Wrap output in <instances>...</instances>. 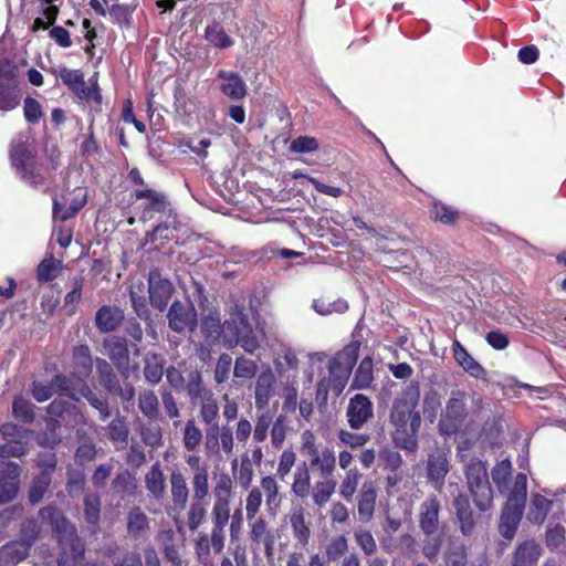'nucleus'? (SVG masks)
I'll return each instance as SVG.
<instances>
[{
    "mask_svg": "<svg viewBox=\"0 0 566 566\" xmlns=\"http://www.w3.org/2000/svg\"><path fill=\"white\" fill-rule=\"evenodd\" d=\"M52 483V478L48 476L46 474H35L32 478L28 497L31 504L35 505L39 504L48 493L50 486Z\"/></svg>",
    "mask_w": 566,
    "mask_h": 566,
    "instance_id": "nucleus-56",
    "label": "nucleus"
},
{
    "mask_svg": "<svg viewBox=\"0 0 566 566\" xmlns=\"http://www.w3.org/2000/svg\"><path fill=\"white\" fill-rule=\"evenodd\" d=\"M224 338L230 346L240 345L249 354H253L260 347L252 326L245 317L226 321Z\"/></svg>",
    "mask_w": 566,
    "mask_h": 566,
    "instance_id": "nucleus-11",
    "label": "nucleus"
},
{
    "mask_svg": "<svg viewBox=\"0 0 566 566\" xmlns=\"http://www.w3.org/2000/svg\"><path fill=\"white\" fill-rule=\"evenodd\" d=\"M82 397L85 398L93 408L98 410L99 419L102 421H105L111 417L107 398L94 392L88 386L87 381L82 384V390L80 391L78 400Z\"/></svg>",
    "mask_w": 566,
    "mask_h": 566,
    "instance_id": "nucleus-50",
    "label": "nucleus"
},
{
    "mask_svg": "<svg viewBox=\"0 0 566 566\" xmlns=\"http://www.w3.org/2000/svg\"><path fill=\"white\" fill-rule=\"evenodd\" d=\"M167 319L168 327L178 334L192 333L198 326L197 311L191 302L174 301L168 310Z\"/></svg>",
    "mask_w": 566,
    "mask_h": 566,
    "instance_id": "nucleus-13",
    "label": "nucleus"
},
{
    "mask_svg": "<svg viewBox=\"0 0 566 566\" xmlns=\"http://www.w3.org/2000/svg\"><path fill=\"white\" fill-rule=\"evenodd\" d=\"M355 543L365 556L373 557L377 551L378 545L373 533L369 530L358 527L354 531Z\"/></svg>",
    "mask_w": 566,
    "mask_h": 566,
    "instance_id": "nucleus-62",
    "label": "nucleus"
},
{
    "mask_svg": "<svg viewBox=\"0 0 566 566\" xmlns=\"http://www.w3.org/2000/svg\"><path fill=\"white\" fill-rule=\"evenodd\" d=\"M56 74L62 83L77 97H86V83L84 74L81 70H72L66 66H61L59 70H52Z\"/></svg>",
    "mask_w": 566,
    "mask_h": 566,
    "instance_id": "nucleus-31",
    "label": "nucleus"
},
{
    "mask_svg": "<svg viewBox=\"0 0 566 566\" xmlns=\"http://www.w3.org/2000/svg\"><path fill=\"white\" fill-rule=\"evenodd\" d=\"M527 497V475L518 472L512 482L506 502L502 506L497 531L499 534L511 542L516 535L523 518Z\"/></svg>",
    "mask_w": 566,
    "mask_h": 566,
    "instance_id": "nucleus-6",
    "label": "nucleus"
},
{
    "mask_svg": "<svg viewBox=\"0 0 566 566\" xmlns=\"http://www.w3.org/2000/svg\"><path fill=\"white\" fill-rule=\"evenodd\" d=\"M275 384L276 379L270 369L259 375L254 387V402L258 410L269 406L270 399L275 394Z\"/></svg>",
    "mask_w": 566,
    "mask_h": 566,
    "instance_id": "nucleus-24",
    "label": "nucleus"
},
{
    "mask_svg": "<svg viewBox=\"0 0 566 566\" xmlns=\"http://www.w3.org/2000/svg\"><path fill=\"white\" fill-rule=\"evenodd\" d=\"M419 399V384H410L394 400L389 413L390 423L395 428L391 433L395 446L409 452H416L418 449V432L421 426V417L416 408Z\"/></svg>",
    "mask_w": 566,
    "mask_h": 566,
    "instance_id": "nucleus-2",
    "label": "nucleus"
},
{
    "mask_svg": "<svg viewBox=\"0 0 566 566\" xmlns=\"http://www.w3.org/2000/svg\"><path fill=\"white\" fill-rule=\"evenodd\" d=\"M143 374L145 381L153 386L158 385L165 375V357L160 353L147 352L143 358Z\"/></svg>",
    "mask_w": 566,
    "mask_h": 566,
    "instance_id": "nucleus-28",
    "label": "nucleus"
},
{
    "mask_svg": "<svg viewBox=\"0 0 566 566\" xmlns=\"http://www.w3.org/2000/svg\"><path fill=\"white\" fill-rule=\"evenodd\" d=\"M104 348L111 361L114 364L120 375H126L129 370V348L126 338L112 336L104 339Z\"/></svg>",
    "mask_w": 566,
    "mask_h": 566,
    "instance_id": "nucleus-19",
    "label": "nucleus"
},
{
    "mask_svg": "<svg viewBox=\"0 0 566 566\" xmlns=\"http://www.w3.org/2000/svg\"><path fill=\"white\" fill-rule=\"evenodd\" d=\"M554 502L539 493L532 494L527 520L533 524H543L547 514L553 509Z\"/></svg>",
    "mask_w": 566,
    "mask_h": 566,
    "instance_id": "nucleus-37",
    "label": "nucleus"
},
{
    "mask_svg": "<svg viewBox=\"0 0 566 566\" xmlns=\"http://www.w3.org/2000/svg\"><path fill=\"white\" fill-rule=\"evenodd\" d=\"M468 489L473 499L475 510L490 512L493 509V489L490 481H484Z\"/></svg>",
    "mask_w": 566,
    "mask_h": 566,
    "instance_id": "nucleus-39",
    "label": "nucleus"
},
{
    "mask_svg": "<svg viewBox=\"0 0 566 566\" xmlns=\"http://www.w3.org/2000/svg\"><path fill=\"white\" fill-rule=\"evenodd\" d=\"M378 457H379V462H380V465L382 467V470L388 471L389 473L394 474V476L388 475V478H387L388 484H390V485L396 484V482L398 481L397 472L400 470V468L403 463L401 454L394 449L382 448L379 451Z\"/></svg>",
    "mask_w": 566,
    "mask_h": 566,
    "instance_id": "nucleus-38",
    "label": "nucleus"
},
{
    "mask_svg": "<svg viewBox=\"0 0 566 566\" xmlns=\"http://www.w3.org/2000/svg\"><path fill=\"white\" fill-rule=\"evenodd\" d=\"M212 495L213 503L230 505L233 495V481L228 473L222 472L214 478Z\"/></svg>",
    "mask_w": 566,
    "mask_h": 566,
    "instance_id": "nucleus-42",
    "label": "nucleus"
},
{
    "mask_svg": "<svg viewBox=\"0 0 566 566\" xmlns=\"http://www.w3.org/2000/svg\"><path fill=\"white\" fill-rule=\"evenodd\" d=\"M452 353L455 361L470 376L479 378L484 373L483 367L472 357L464 346L457 338L452 342Z\"/></svg>",
    "mask_w": 566,
    "mask_h": 566,
    "instance_id": "nucleus-34",
    "label": "nucleus"
},
{
    "mask_svg": "<svg viewBox=\"0 0 566 566\" xmlns=\"http://www.w3.org/2000/svg\"><path fill=\"white\" fill-rule=\"evenodd\" d=\"M467 396L468 394L461 389L451 391L438 422V431L441 436H454L464 426L469 415Z\"/></svg>",
    "mask_w": 566,
    "mask_h": 566,
    "instance_id": "nucleus-8",
    "label": "nucleus"
},
{
    "mask_svg": "<svg viewBox=\"0 0 566 566\" xmlns=\"http://www.w3.org/2000/svg\"><path fill=\"white\" fill-rule=\"evenodd\" d=\"M34 405L23 398V397H15L12 402V413L15 419L24 422V423H32L34 421L35 415H34Z\"/></svg>",
    "mask_w": 566,
    "mask_h": 566,
    "instance_id": "nucleus-64",
    "label": "nucleus"
},
{
    "mask_svg": "<svg viewBox=\"0 0 566 566\" xmlns=\"http://www.w3.org/2000/svg\"><path fill=\"white\" fill-rule=\"evenodd\" d=\"M450 451L442 448H434L428 453L427 480L431 486L441 492L446 484V476L450 472Z\"/></svg>",
    "mask_w": 566,
    "mask_h": 566,
    "instance_id": "nucleus-14",
    "label": "nucleus"
},
{
    "mask_svg": "<svg viewBox=\"0 0 566 566\" xmlns=\"http://www.w3.org/2000/svg\"><path fill=\"white\" fill-rule=\"evenodd\" d=\"M492 480L501 494H509V481L512 474V463L509 459L497 462L492 471Z\"/></svg>",
    "mask_w": 566,
    "mask_h": 566,
    "instance_id": "nucleus-52",
    "label": "nucleus"
},
{
    "mask_svg": "<svg viewBox=\"0 0 566 566\" xmlns=\"http://www.w3.org/2000/svg\"><path fill=\"white\" fill-rule=\"evenodd\" d=\"M112 490L125 496H135L137 494L138 483L136 476L128 470L119 471L112 481Z\"/></svg>",
    "mask_w": 566,
    "mask_h": 566,
    "instance_id": "nucleus-43",
    "label": "nucleus"
},
{
    "mask_svg": "<svg viewBox=\"0 0 566 566\" xmlns=\"http://www.w3.org/2000/svg\"><path fill=\"white\" fill-rule=\"evenodd\" d=\"M21 467L12 461L0 460V504L11 502L18 494Z\"/></svg>",
    "mask_w": 566,
    "mask_h": 566,
    "instance_id": "nucleus-17",
    "label": "nucleus"
},
{
    "mask_svg": "<svg viewBox=\"0 0 566 566\" xmlns=\"http://www.w3.org/2000/svg\"><path fill=\"white\" fill-rule=\"evenodd\" d=\"M153 422L140 424L139 434L145 446L156 449L163 444V430L159 424Z\"/></svg>",
    "mask_w": 566,
    "mask_h": 566,
    "instance_id": "nucleus-63",
    "label": "nucleus"
},
{
    "mask_svg": "<svg viewBox=\"0 0 566 566\" xmlns=\"http://www.w3.org/2000/svg\"><path fill=\"white\" fill-rule=\"evenodd\" d=\"M374 381V365L371 357L367 356L359 363L352 382V388L366 389Z\"/></svg>",
    "mask_w": 566,
    "mask_h": 566,
    "instance_id": "nucleus-51",
    "label": "nucleus"
},
{
    "mask_svg": "<svg viewBox=\"0 0 566 566\" xmlns=\"http://www.w3.org/2000/svg\"><path fill=\"white\" fill-rule=\"evenodd\" d=\"M126 530L130 538L137 541L145 537L150 530L148 516L139 506H134L126 517Z\"/></svg>",
    "mask_w": 566,
    "mask_h": 566,
    "instance_id": "nucleus-30",
    "label": "nucleus"
},
{
    "mask_svg": "<svg viewBox=\"0 0 566 566\" xmlns=\"http://www.w3.org/2000/svg\"><path fill=\"white\" fill-rule=\"evenodd\" d=\"M184 388L192 406H197L199 401L211 398V396L214 395L212 390L206 386L202 373L197 368L188 374L187 382Z\"/></svg>",
    "mask_w": 566,
    "mask_h": 566,
    "instance_id": "nucleus-27",
    "label": "nucleus"
},
{
    "mask_svg": "<svg viewBox=\"0 0 566 566\" xmlns=\"http://www.w3.org/2000/svg\"><path fill=\"white\" fill-rule=\"evenodd\" d=\"M360 349L359 340H352L328 361V378L332 391L339 396L345 389Z\"/></svg>",
    "mask_w": 566,
    "mask_h": 566,
    "instance_id": "nucleus-7",
    "label": "nucleus"
},
{
    "mask_svg": "<svg viewBox=\"0 0 566 566\" xmlns=\"http://www.w3.org/2000/svg\"><path fill=\"white\" fill-rule=\"evenodd\" d=\"M72 373L86 380L93 373L94 360L90 347L85 344L76 345L71 354Z\"/></svg>",
    "mask_w": 566,
    "mask_h": 566,
    "instance_id": "nucleus-26",
    "label": "nucleus"
},
{
    "mask_svg": "<svg viewBox=\"0 0 566 566\" xmlns=\"http://www.w3.org/2000/svg\"><path fill=\"white\" fill-rule=\"evenodd\" d=\"M291 492L297 499H305L311 493V470L307 462H301L294 473Z\"/></svg>",
    "mask_w": 566,
    "mask_h": 566,
    "instance_id": "nucleus-35",
    "label": "nucleus"
},
{
    "mask_svg": "<svg viewBox=\"0 0 566 566\" xmlns=\"http://www.w3.org/2000/svg\"><path fill=\"white\" fill-rule=\"evenodd\" d=\"M307 467L313 472H317L321 478H331L336 470V457L333 449L325 447L321 453L311 458Z\"/></svg>",
    "mask_w": 566,
    "mask_h": 566,
    "instance_id": "nucleus-33",
    "label": "nucleus"
},
{
    "mask_svg": "<svg viewBox=\"0 0 566 566\" xmlns=\"http://www.w3.org/2000/svg\"><path fill=\"white\" fill-rule=\"evenodd\" d=\"M185 462L192 470V499L187 511V526L193 532L203 523L207 516L206 500L209 495V470L200 455L191 453L185 457Z\"/></svg>",
    "mask_w": 566,
    "mask_h": 566,
    "instance_id": "nucleus-5",
    "label": "nucleus"
},
{
    "mask_svg": "<svg viewBox=\"0 0 566 566\" xmlns=\"http://www.w3.org/2000/svg\"><path fill=\"white\" fill-rule=\"evenodd\" d=\"M30 544L13 541L0 547V566H13L29 556Z\"/></svg>",
    "mask_w": 566,
    "mask_h": 566,
    "instance_id": "nucleus-32",
    "label": "nucleus"
},
{
    "mask_svg": "<svg viewBox=\"0 0 566 566\" xmlns=\"http://www.w3.org/2000/svg\"><path fill=\"white\" fill-rule=\"evenodd\" d=\"M144 287L142 282L137 285H132L129 289V298L136 315L145 322H151V313L148 308L146 296L144 295Z\"/></svg>",
    "mask_w": 566,
    "mask_h": 566,
    "instance_id": "nucleus-47",
    "label": "nucleus"
},
{
    "mask_svg": "<svg viewBox=\"0 0 566 566\" xmlns=\"http://www.w3.org/2000/svg\"><path fill=\"white\" fill-rule=\"evenodd\" d=\"M363 474L357 468L348 469L338 486V494L347 502H352Z\"/></svg>",
    "mask_w": 566,
    "mask_h": 566,
    "instance_id": "nucleus-54",
    "label": "nucleus"
},
{
    "mask_svg": "<svg viewBox=\"0 0 566 566\" xmlns=\"http://www.w3.org/2000/svg\"><path fill=\"white\" fill-rule=\"evenodd\" d=\"M455 524L464 537H471L476 528L482 525L483 514L486 512L474 511L470 499L464 493H459L452 500Z\"/></svg>",
    "mask_w": 566,
    "mask_h": 566,
    "instance_id": "nucleus-10",
    "label": "nucleus"
},
{
    "mask_svg": "<svg viewBox=\"0 0 566 566\" xmlns=\"http://www.w3.org/2000/svg\"><path fill=\"white\" fill-rule=\"evenodd\" d=\"M138 408L149 421L159 419V400L151 389H144L138 395Z\"/></svg>",
    "mask_w": 566,
    "mask_h": 566,
    "instance_id": "nucleus-45",
    "label": "nucleus"
},
{
    "mask_svg": "<svg viewBox=\"0 0 566 566\" xmlns=\"http://www.w3.org/2000/svg\"><path fill=\"white\" fill-rule=\"evenodd\" d=\"M290 525L296 542L306 546L311 538V528L305 521L303 509L295 510L290 516Z\"/></svg>",
    "mask_w": 566,
    "mask_h": 566,
    "instance_id": "nucleus-46",
    "label": "nucleus"
},
{
    "mask_svg": "<svg viewBox=\"0 0 566 566\" xmlns=\"http://www.w3.org/2000/svg\"><path fill=\"white\" fill-rule=\"evenodd\" d=\"M377 496L375 482L371 480L365 481L356 496L357 514L360 522L367 523L374 517Z\"/></svg>",
    "mask_w": 566,
    "mask_h": 566,
    "instance_id": "nucleus-20",
    "label": "nucleus"
},
{
    "mask_svg": "<svg viewBox=\"0 0 566 566\" xmlns=\"http://www.w3.org/2000/svg\"><path fill=\"white\" fill-rule=\"evenodd\" d=\"M222 331L224 332V325H221L218 316L210 314L202 318L201 333L208 344L217 343L220 339Z\"/></svg>",
    "mask_w": 566,
    "mask_h": 566,
    "instance_id": "nucleus-61",
    "label": "nucleus"
},
{
    "mask_svg": "<svg viewBox=\"0 0 566 566\" xmlns=\"http://www.w3.org/2000/svg\"><path fill=\"white\" fill-rule=\"evenodd\" d=\"M542 554L543 548L535 539H525L516 545L511 566H536Z\"/></svg>",
    "mask_w": 566,
    "mask_h": 566,
    "instance_id": "nucleus-23",
    "label": "nucleus"
},
{
    "mask_svg": "<svg viewBox=\"0 0 566 566\" xmlns=\"http://www.w3.org/2000/svg\"><path fill=\"white\" fill-rule=\"evenodd\" d=\"M85 279L83 275H75L71 279V291L64 296V308L70 315L76 313L77 307L82 301V292Z\"/></svg>",
    "mask_w": 566,
    "mask_h": 566,
    "instance_id": "nucleus-55",
    "label": "nucleus"
},
{
    "mask_svg": "<svg viewBox=\"0 0 566 566\" xmlns=\"http://www.w3.org/2000/svg\"><path fill=\"white\" fill-rule=\"evenodd\" d=\"M206 40L218 49H228L234 44L233 39L226 32L221 22L213 20L205 29Z\"/></svg>",
    "mask_w": 566,
    "mask_h": 566,
    "instance_id": "nucleus-40",
    "label": "nucleus"
},
{
    "mask_svg": "<svg viewBox=\"0 0 566 566\" xmlns=\"http://www.w3.org/2000/svg\"><path fill=\"white\" fill-rule=\"evenodd\" d=\"M442 504L436 494H429L417 507V526L421 553L429 562H437L449 539V525L441 520Z\"/></svg>",
    "mask_w": 566,
    "mask_h": 566,
    "instance_id": "nucleus-3",
    "label": "nucleus"
},
{
    "mask_svg": "<svg viewBox=\"0 0 566 566\" xmlns=\"http://www.w3.org/2000/svg\"><path fill=\"white\" fill-rule=\"evenodd\" d=\"M348 551V539L344 534L334 536L325 546V556L328 563H336L346 556Z\"/></svg>",
    "mask_w": 566,
    "mask_h": 566,
    "instance_id": "nucleus-60",
    "label": "nucleus"
},
{
    "mask_svg": "<svg viewBox=\"0 0 566 566\" xmlns=\"http://www.w3.org/2000/svg\"><path fill=\"white\" fill-rule=\"evenodd\" d=\"M468 488L489 481V474L485 462L480 459H472L464 470Z\"/></svg>",
    "mask_w": 566,
    "mask_h": 566,
    "instance_id": "nucleus-57",
    "label": "nucleus"
},
{
    "mask_svg": "<svg viewBox=\"0 0 566 566\" xmlns=\"http://www.w3.org/2000/svg\"><path fill=\"white\" fill-rule=\"evenodd\" d=\"M20 101L18 66L14 61L0 57V111H12Z\"/></svg>",
    "mask_w": 566,
    "mask_h": 566,
    "instance_id": "nucleus-9",
    "label": "nucleus"
},
{
    "mask_svg": "<svg viewBox=\"0 0 566 566\" xmlns=\"http://www.w3.org/2000/svg\"><path fill=\"white\" fill-rule=\"evenodd\" d=\"M217 80L221 81L220 92L229 99L240 101L247 96V84L239 73L220 70L217 73Z\"/></svg>",
    "mask_w": 566,
    "mask_h": 566,
    "instance_id": "nucleus-21",
    "label": "nucleus"
},
{
    "mask_svg": "<svg viewBox=\"0 0 566 566\" xmlns=\"http://www.w3.org/2000/svg\"><path fill=\"white\" fill-rule=\"evenodd\" d=\"M9 159L15 175L27 186L43 193L52 191L55 172L61 166V153L57 149H52L46 158H41L27 142H12Z\"/></svg>",
    "mask_w": 566,
    "mask_h": 566,
    "instance_id": "nucleus-1",
    "label": "nucleus"
},
{
    "mask_svg": "<svg viewBox=\"0 0 566 566\" xmlns=\"http://www.w3.org/2000/svg\"><path fill=\"white\" fill-rule=\"evenodd\" d=\"M158 537L161 541V552L165 560L170 563L171 566H181L182 560L179 553V546L176 544L174 531H164Z\"/></svg>",
    "mask_w": 566,
    "mask_h": 566,
    "instance_id": "nucleus-44",
    "label": "nucleus"
},
{
    "mask_svg": "<svg viewBox=\"0 0 566 566\" xmlns=\"http://www.w3.org/2000/svg\"><path fill=\"white\" fill-rule=\"evenodd\" d=\"M429 213L431 220L446 226H454L460 219V212L457 208L438 200L431 203Z\"/></svg>",
    "mask_w": 566,
    "mask_h": 566,
    "instance_id": "nucleus-41",
    "label": "nucleus"
},
{
    "mask_svg": "<svg viewBox=\"0 0 566 566\" xmlns=\"http://www.w3.org/2000/svg\"><path fill=\"white\" fill-rule=\"evenodd\" d=\"M109 439L118 447L124 448L128 443L129 428L124 417L117 416L107 427Z\"/></svg>",
    "mask_w": 566,
    "mask_h": 566,
    "instance_id": "nucleus-58",
    "label": "nucleus"
},
{
    "mask_svg": "<svg viewBox=\"0 0 566 566\" xmlns=\"http://www.w3.org/2000/svg\"><path fill=\"white\" fill-rule=\"evenodd\" d=\"M52 381L57 396L67 397L73 401H78L82 384L86 382L84 378L75 376L72 371L69 376L61 373L55 374Z\"/></svg>",
    "mask_w": 566,
    "mask_h": 566,
    "instance_id": "nucleus-25",
    "label": "nucleus"
},
{
    "mask_svg": "<svg viewBox=\"0 0 566 566\" xmlns=\"http://www.w3.org/2000/svg\"><path fill=\"white\" fill-rule=\"evenodd\" d=\"M128 181L138 188L130 192V198L134 200L147 199L148 203L145 206V211L163 212L166 208V197L164 193L156 191L148 187L140 170L133 167L127 174Z\"/></svg>",
    "mask_w": 566,
    "mask_h": 566,
    "instance_id": "nucleus-12",
    "label": "nucleus"
},
{
    "mask_svg": "<svg viewBox=\"0 0 566 566\" xmlns=\"http://www.w3.org/2000/svg\"><path fill=\"white\" fill-rule=\"evenodd\" d=\"M40 518L48 523L59 543L61 553L57 558L59 566H77L85 553V544L78 537L77 531L64 514L53 505L39 511Z\"/></svg>",
    "mask_w": 566,
    "mask_h": 566,
    "instance_id": "nucleus-4",
    "label": "nucleus"
},
{
    "mask_svg": "<svg viewBox=\"0 0 566 566\" xmlns=\"http://www.w3.org/2000/svg\"><path fill=\"white\" fill-rule=\"evenodd\" d=\"M202 437V431L197 426L195 419H188L182 431L184 448L189 452L196 451L201 444Z\"/></svg>",
    "mask_w": 566,
    "mask_h": 566,
    "instance_id": "nucleus-59",
    "label": "nucleus"
},
{
    "mask_svg": "<svg viewBox=\"0 0 566 566\" xmlns=\"http://www.w3.org/2000/svg\"><path fill=\"white\" fill-rule=\"evenodd\" d=\"M86 202L87 196L85 192L82 196H75L66 208L63 207L56 198H53V217L61 221L72 219L81 211Z\"/></svg>",
    "mask_w": 566,
    "mask_h": 566,
    "instance_id": "nucleus-48",
    "label": "nucleus"
},
{
    "mask_svg": "<svg viewBox=\"0 0 566 566\" xmlns=\"http://www.w3.org/2000/svg\"><path fill=\"white\" fill-rule=\"evenodd\" d=\"M125 319L124 311L115 305H102L95 313V327L102 334L113 333Z\"/></svg>",
    "mask_w": 566,
    "mask_h": 566,
    "instance_id": "nucleus-22",
    "label": "nucleus"
},
{
    "mask_svg": "<svg viewBox=\"0 0 566 566\" xmlns=\"http://www.w3.org/2000/svg\"><path fill=\"white\" fill-rule=\"evenodd\" d=\"M145 488L148 496L160 501L166 493V476L159 462H155L145 474Z\"/></svg>",
    "mask_w": 566,
    "mask_h": 566,
    "instance_id": "nucleus-29",
    "label": "nucleus"
},
{
    "mask_svg": "<svg viewBox=\"0 0 566 566\" xmlns=\"http://www.w3.org/2000/svg\"><path fill=\"white\" fill-rule=\"evenodd\" d=\"M469 553L464 544H450L442 553V566H468Z\"/></svg>",
    "mask_w": 566,
    "mask_h": 566,
    "instance_id": "nucleus-53",
    "label": "nucleus"
},
{
    "mask_svg": "<svg viewBox=\"0 0 566 566\" xmlns=\"http://www.w3.org/2000/svg\"><path fill=\"white\" fill-rule=\"evenodd\" d=\"M336 485V480L333 476L322 478L321 481L315 482L312 490L313 503L318 507H323L335 493Z\"/></svg>",
    "mask_w": 566,
    "mask_h": 566,
    "instance_id": "nucleus-49",
    "label": "nucleus"
},
{
    "mask_svg": "<svg viewBox=\"0 0 566 566\" xmlns=\"http://www.w3.org/2000/svg\"><path fill=\"white\" fill-rule=\"evenodd\" d=\"M63 270V261L54 258L52 253L46 255L36 266V281L40 284L54 281Z\"/></svg>",
    "mask_w": 566,
    "mask_h": 566,
    "instance_id": "nucleus-36",
    "label": "nucleus"
},
{
    "mask_svg": "<svg viewBox=\"0 0 566 566\" xmlns=\"http://www.w3.org/2000/svg\"><path fill=\"white\" fill-rule=\"evenodd\" d=\"M170 483V505L168 507L169 513L180 514L187 507L190 491L187 484V480L184 473L176 469L172 470L169 475Z\"/></svg>",
    "mask_w": 566,
    "mask_h": 566,
    "instance_id": "nucleus-18",
    "label": "nucleus"
},
{
    "mask_svg": "<svg viewBox=\"0 0 566 566\" xmlns=\"http://www.w3.org/2000/svg\"><path fill=\"white\" fill-rule=\"evenodd\" d=\"M374 418V405L364 394L353 396L346 408L347 423L353 430L361 429Z\"/></svg>",
    "mask_w": 566,
    "mask_h": 566,
    "instance_id": "nucleus-16",
    "label": "nucleus"
},
{
    "mask_svg": "<svg viewBox=\"0 0 566 566\" xmlns=\"http://www.w3.org/2000/svg\"><path fill=\"white\" fill-rule=\"evenodd\" d=\"M175 287L165 279L158 269H151L148 274V294L151 306L159 312L166 310Z\"/></svg>",
    "mask_w": 566,
    "mask_h": 566,
    "instance_id": "nucleus-15",
    "label": "nucleus"
}]
</instances>
